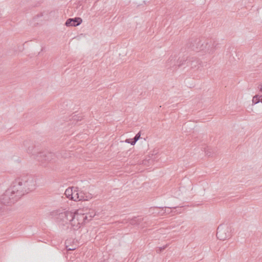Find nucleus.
I'll return each mask as SVG.
<instances>
[{
	"instance_id": "obj_21",
	"label": "nucleus",
	"mask_w": 262,
	"mask_h": 262,
	"mask_svg": "<svg viewBox=\"0 0 262 262\" xmlns=\"http://www.w3.org/2000/svg\"><path fill=\"white\" fill-rule=\"evenodd\" d=\"M166 247H167V245H165V246H164L163 247H159V249L157 250V252H158V253L161 252L163 250H165Z\"/></svg>"
},
{
	"instance_id": "obj_13",
	"label": "nucleus",
	"mask_w": 262,
	"mask_h": 262,
	"mask_svg": "<svg viewBox=\"0 0 262 262\" xmlns=\"http://www.w3.org/2000/svg\"><path fill=\"white\" fill-rule=\"evenodd\" d=\"M24 147L26 148V150H27V153L29 154L34 155L32 153V150H33L34 146L33 144L30 141H26L24 142Z\"/></svg>"
},
{
	"instance_id": "obj_12",
	"label": "nucleus",
	"mask_w": 262,
	"mask_h": 262,
	"mask_svg": "<svg viewBox=\"0 0 262 262\" xmlns=\"http://www.w3.org/2000/svg\"><path fill=\"white\" fill-rule=\"evenodd\" d=\"M73 220L78 222H82L83 223H87L89 222V221L87 220V216H84L83 214L80 212L78 210L76 212L75 216L73 218Z\"/></svg>"
},
{
	"instance_id": "obj_16",
	"label": "nucleus",
	"mask_w": 262,
	"mask_h": 262,
	"mask_svg": "<svg viewBox=\"0 0 262 262\" xmlns=\"http://www.w3.org/2000/svg\"><path fill=\"white\" fill-rule=\"evenodd\" d=\"M252 103L254 104L261 103H262V95H255L254 96L253 99H252Z\"/></svg>"
},
{
	"instance_id": "obj_3",
	"label": "nucleus",
	"mask_w": 262,
	"mask_h": 262,
	"mask_svg": "<svg viewBox=\"0 0 262 262\" xmlns=\"http://www.w3.org/2000/svg\"><path fill=\"white\" fill-rule=\"evenodd\" d=\"M76 211L74 212L70 211H62L61 212L56 211L54 212L56 222L62 226L68 225L69 221L73 219L75 214H76Z\"/></svg>"
},
{
	"instance_id": "obj_25",
	"label": "nucleus",
	"mask_w": 262,
	"mask_h": 262,
	"mask_svg": "<svg viewBox=\"0 0 262 262\" xmlns=\"http://www.w3.org/2000/svg\"><path fill=\"white\" fill-rule=\"evenodd\" d=\"M260 92H262V84L260 85Z\"/></svg>"
},
{
	"instance_id": "obj_18",
	"label": "nucleus",
	"mask_w": 262,
	"mask_h": 262,
	"mask_svg": "<svg viewBox=\"0 0 262 262\" xmlns=\"http://www.w3.org/2000/svg\"><path fill=\"white\" fill-rule=\"evenodd\" d=\"M79 195V192H75L73 194V195L70 196H66L68 199L75 201H78V195Z\"/></svg>"
},
{
	"instance_id": "obj_4",
	"label": "nucleus",
	"mask_w": 262,
	"mask_h": 262,
	"mask_svg": "<svg viewBox=\"0 0 262 262\" xmlns=\"http://www.w3.org/2000/svg\"><path fill=\"white\" fill-rule=\"evenodd\" d=\"M205 43L206 40L204 39L192 38L188 42L187 47L190 50L198 52L204 50Z\"/></svg>"
},
{
	"instance_id": "obj_24",
	"label": "nucleus",
	"mask_w": 262,
	"mask_h": 262,
	"mask_svg": "<svg viewBox=\"0 0 262 262\" xmlns=\"http://www.w3.org/2000/svg\"><path fill=\"white\" fill-rule=\"evenodd\" d=\"M74 249H75V248H68V247L67 246V250H68V251L73 250Z\"/></svg>"
},
{
	"instance_id": "obj_20",
	"label": "nucleus",
	"mask_w": 262,
	"mask_h": 262,
	"mask_svg": "<svg viewBox=\"0 0 262 262\" xmlns=\"http://www.w3.org/2000/svg\"><path fill=\"white\" fill-rule=\"evenodd\" d=\"M139 138H140V133L137 134L136 135H135V136H134V138H133V139H130V140H132V145H135V144H136L137 141L138 140H139Z\"/></svg>"
},
{
	"instance_id": "obj_6",
	"label": "nucleus",
	"mask_w": 262,
	"mask_h": 262,
	"mask_svg": "<svg viewBox=\"0 0 262 262\" xmlns=\"http://www.w3.org/2000/svg\"><path fill=\"white\" fill-rule=\"evenodd\" d=\"M230 237V228L226 224H221L216 229V238L224 241Z\"/></svg>"
},
{
	"instance_id": "obj_14",
	"label": "nucleus",
	"mask_w": 262,
	"mask_h": 262,
	"mask_svg": "<svg viewBox=\"0 0 262 262\" xmlns=\"http://www.w3.org/2000/svg\"><path fill=\"white\" fill-rule=\"evenodd\" d=\"M91 198L90 194H85L84 192L80 191L79 192V201H88Z\"/></svg>"
},
{
	"instance_id": "obj_7",
	"label": "nucleus",
	"mask_w": 262,
	"mask_h": 262,
	"mask_svg": "<svg viewBox=\"0 0 262 262\" xmlns=\"http://www.w3.org/2000/svg\"><path fill=\"white\" fill-rule=\"evenodd\" d=\"M205 46V50L203 51H205L208 54H212L219 48V43L215 39H209L206 40Z\"/></svg>"
},
{
	"instance_id": "obj_23",
	"label": "nucleus",
	"mask_w": 262,
	"mask_h": 262,
	"mask_svg": "<svg viewBox=\"0 0 262 262\" xmlns=\"http://www.w3.org/2000/svg\"><path fill=\"white\" fill-rule=\"evenodd\" d=\"M125 143L131 144V139H128L125 140Z\"/></svg>"
},
{
	"instance_id": "obj_8",
	"label": "nucleus",
	"mask_w": 262,
	"mask_h": 262,
	"mask_svg": "<svg viewBox=\"0 0 262 262\" xmlns=\"http://www.w3.org/2000/svg\"><path fill=\"white\" fill-rule=\"evenodd\" d=\"M82 23V18L80 17L70 18L66 21L64 25L67 27H76Z\"/></svg>"
},
{
	"instance_id": "obj_17",
	"label": "nucleus",
	"mask_w": 262,
	"mask_h": 262,
	"mask_svg": "<svg viewBox=\"0 0 262 262\" xmlns=\"http://www.w3.org/2000/svg\"><path fill=\"white\" fill-rule=\"evenodd\" d=\"M73 187H69L67 190H66V191H64V195L66 196H70L72 195L73 194L78 192L76 190H73Z\"/></svg>"
},
{
	"instance_id": "obj_1",
	"label": "nucleus",
	"mask_w": 262,
	"mask_h": 262,
	"mask_svg": "<svg viewBox=\"0 0 262 262\" xmlns=\"http://www.w3.org/2000/svg\"><path fill=\"white\" fill-rule=\"evenodd\" d=\"M35 187L36 180L31 175L19 177L13 181L10 187L1 195V204L5 206H11L25 194L35 189Z\"/></svg>"
},
{
	"instance_id": "obj_19",
	"label": "nucleus",
	"mask_w": 262,
	"mask_h": 262,
	"mask_svg": "<svg viewBox=\"0 0 262 262\" xmlns=\"http://www.w3.org/2000/svg\"><path fill=\"white\" fill-rule=\"evenodd\" d=\"M84 214V216H87V221H90L92 218L96 215V213L94 211H92L91 212H89L86 213Z\"/></svg>"
},
{
	"instance_id": "obj_15",
	"label": "nucleus",
	"mask_w": 262,
	"mask_h": 262,
	"mask_svg": "<svg viewBox=\"0 0 262 262\" xmlns=\"http://www.w3.org/2000/svg\"><path fill=\"white\" fill-rule=\"evenodd\" d=\"M177 207H163L162 208V211H163V212H162L161 214V215H163L165 214H169L171 212V209H175Z\"/></svg>"
},
{
	"instance_id": "obj_11",
	"label": "nucleus",
	"mask_w": 262,
	"mask_h": 262,
	"mask_svg": "<svg viewBox=\"0 0 262 262\" xmlns=\"http://www.w3.org/2000/svg\"><path fill=\"white\" fill-rule=\"evenodd\" d=\"M85 223H86L82 221H78L71 219L69 220V223H68V225H70L71 227L73 228V230L76 231L79 229L80 227H81L82 225L84 224Z\"/></svg>"
},
{
	"instance_id": "obj_2",
	"label": "nucleus",
	"mask_w": 262,
	"mask_h": 262,
	"mask_svg": "<svg viewBox=\"0 0 262 262\" xmlns=\"http://www.w3.org/2000/svg\"><path fill=\"white\" fill-rule=\"evenodd\" d=\"M177 62L179 63L178 66H186L190 67V69L197 70L201 67L202 62L196 57L194 56H182L178 59Z\"/></svg>"
},
{
	"instance_id": "obj_5",
	"label": "nucleus",
	"mask_w": 262,
	"mask_h": 262,
	"mask_svg": "<svg viewBox=\"0 0 262 262\" xmlns=\"http://www.w3.org/2000/svg\"><path fill=\"white\" fill-rule=\"evenodd\" d=\"M56 157V155L53 152L42 151L36 155L35 159L42 164H44L46 162H54Z\"/></svg>"
},
{
	"instance_id": "obj_9",
	"label": "nucleus",
	"mask_w": 262,
	"mask_h": 262,
	"mask_svg": "<svg viewBox=\"0 0 262 262\" xmlns=\"http://www.w3.org/2000/svg\"><path fill=\"white\" fill-rule=\"evenodd\" d=\"M177 61V57L175 56H170V58L168 59L167 62H166V67H167L168 69H171L172 71L177 70V68L180 67L177 66L178 63Z\"/></svg>"
},
{
	"instance_id": "obj_26",
	"label": "nucleus",
	"mask_w": 262,
	"mask_h": 262,
	"mask_svg": "<svg viewBox=\"0 0 262 262\" xmlns=\"http://www.w3.org/2000/svg\"><path fill=\"white\" fill-rule=\"evenodd\" d=\"M0 17H1V13H0Z\"/></svg>"
},
{
	"instance_id": "obj_10",
	"label": "nucleus",
	"mask_w": 262,
	"mask_h": 262,
	"mask_svg": "<svg viewBox=\"0 0 262 262\" xmlns=\"http://www.w3.org/2000/svg\"><path fill=\"white\" fill-rule=\"evenodd\" d=\"M144 221V218L140 216H137L133 217L132 219H128L127 223L132 226H138L141 225V226L143 227V225L142 224V222Z\"/></svg>"
},
{
	"instance_id": "obj_22",
	"label": "nucleus",
	"mask_w": 262,
	"mask_h": 262,
	"mask_svg": "<svg viewBox=\"0 0 262 262\" xmlns=\"http://www.w3.org/2000/svg\"><path fill=\"white\" fill-rule=\"evenodd\" d=\"M205 155H206V156H207L208 157L211 156V153L208 150H205Z\"/></svg>"
}]
</instances>
